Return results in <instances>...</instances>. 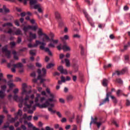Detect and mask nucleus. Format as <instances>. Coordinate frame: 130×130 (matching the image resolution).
<instances>
[{
  "label": "nucleus",
  "mask_w": 130,
  "mask_h": 130,
  "mask_svg": "<svg viewBox=\"0 0 130 130\" xmlns=\"http://www.w3.org/2000/svg\"><path fill=\"white\" fill-rule=\"evenodd\" d=\"M21 128H22L23 130H26L27 129V127H26V126H25L24 125H21V126H20Z\"/></svg>",
  "instance_id": "nucleus-53"
},
{
  "label": "nucleus",
  "mask_w": 130,
  "mask_h": 130,
  "mask_svg": "<svg viewBox=\"0 0 130 130\" xmlns=\"http://www.w3.org/2000/svg\"><path fill=\"white\" fill-rule=\"evenodd\" d=\"M17 116H22V110H19L17 114Z\"/></svg>",
  "instance_id": "nucleus-40"
},
{
  "label": "nucleus",
  "mask_w": 130,
  "mask_h": 130,
  "mask_svg": "<svg viewBox=\"0 0 130 130\" xmlns=\"http://www.w3.org/2000/svg\"><path fill=\"white\" fill-rule=\"evenodd\" d=\"M69 37L68 35L64 36V37H61L60 39L62 40V41H64V40H68L69 39Z\"/></svg>",
  "instance_id": "nucleus-25"
},
{
  "label": "nucleus",
  "mask_w": 130,
  "mask_h": 130,
  "mask_svg": "<svg viewBox=\"0 0 130 130\" xmlns=\"http://www.w3.org/2000/svg\"><path fill=\"white\" fill-rule=\"evenodd\" d=\"M80 49H81V55H84L85 52L84 51V48L83 47V46L80 45Z\"/></svg>",
  "instance_id": "nucleus-27"
},
{
  "label": "nucleus",
  "mask_w": 130,
  "mask_h": 130,
  "mask_svg": "<svg viewBox=\"0 0 130 130\" xmlns=\"http://www.w3.org/2000/svg\"><path fill=\"white\" fill-rule=\"evenodd\" d=\"M20 16H21V17H25V16H26V13H25V12L21 13Z\"/></svg>",
  "instance_id": "nucleus-64"
},
{
  "label": "nucleus",
  "mask_w": 130,
  "mask_h": 130,
  "mask_svg": "<svg viewBox=\"0 0 130 130\" xmlns=\"http://www.w3.org/2000/svg\"><path fill=\"white\" fill-rule=\"evenodd\" d=\"M116 82L118 83V84H122V80L120 78H117L116 79Z\"/></svg>",
  "instance_id": "nucleus-34"
},
{
  "label": "nucleus",
  "mask_w": 130,
  "mask_h": 130,
  "mask_svg": "<svg viewBox=\"0 0 130 130\" xmlns=\"http://www.w3.org/2000/svg\"><path fill=\"white\" fill-rule=\"evenodd\" d=\"M83 14L85 15V17L86 18L87 21H88L91 27H95V26L94 25V23L90 22V17L89 16V14H88L87 12L83 11Z\"/></svg>",
  "instance_id": "nucleus-9"
},
{
  "label": "nucleus",
  "mask_w": 130,
  "mask_h": 130,
  "mask_svg": "<svg viewBox=\"0 0 130 130\" xmlns=\"http://www.w3.org/2000/svg\"><path fill=\"white\" fill-rule=\"evenodd\" d=\"M4 116H1L0 118V125H2V124L3 123V119L4 118Z\"/></svg>",
  "instance_id": "nucleus-49"
},
{
  "label": "nucleus",
  "mask_w": 130,
  "mask_h": 130,
  "mask_svg": "<svg viewBox=\"0 0 130 130\" xmlns=\"http://www.w3.org/2000/svg\"><path fill=\"white\" fill-rule=\"evenodd\" d=\"M48 46H49V47H53V48L55 47V46H54V45L53 44H52V43H50V44L48 45Z\"/></svg>",
  "instance_id": "nucleus-61"
},
{
  "label": "nucleus",
  "mask_w": 130,
  "mask_h": 130,
  "mask_svg": "<svg viewBox=\"0 0 130 130\" xmlns=\"http://www.w3.org/2000/svg\"><path fill=\"white\" fill-rule=\"evenodd\" d=\"M43 42H41L40 41L36 40V43L34 45H32V44L30 43L28 44V48H32V47H37L38 45H41L40 46V49H44V46L45 45H46V43H44V41H45V40L44 38H43L42 39Z\"/></svg>",
  "instance_id": "nucleus-3"
},
{
  "label": "nucleus",
  "mask_w": 130,
  "mask_h": 130,
  "mask_svg": "<svg viewBox=\"0 0 130 130\" xmlns=\"http://www.w3.org/2000/svg\"><path fill=\"white\" fill-rule=\"evenodd\" d=\"M54 64H53V63H50L47 66L46 68H47V69H50V68H52V67H54Z\"/></svg>",
  "instance_id": "nucleus-29"
},
{
  "label": "nucleus",
  "mask_w": 130,
  "mask_h": 130,
  "mask_svg": "<svg viewBox=\"0 0 130 130\" xmlns=\"http://www.w3.org/2000/svg\"><path fill=\"white\" fill-rule=\"evenodd\" d=\"M111 99H112L114 103H117V100H116V99L114 96H111Z\"/></svg>",
  "instance_id": "nucleus-37"
},
{
  "label": "nucleus",
  "mask_w": 130,
  "mask_h": 130,
  "mask_svg": "<svg viewBox=\"0 0 130 130\" xmlns=\"http://www.w3.org/2000/svg\"><path fill=\"white\" fill-rule=\"evenodd\" d=\"M73 38H81V36L79 34H75L73 35Z\"/></svg>",
  "instance_id": "nucleus-44"
},
{
  "label": "nucleus",
  "mask_w": 130,
  "mask_h": 130,
  "mask_svg": "<svg viewBox=\"0 0 130 130\" xmlns=\"http://www.w3.org/2000/svg\"><path fill=\"white\" fill-rule=\"evenodd\" d=\"M41 50H45L46 52H48L49 51H50V50H49V48H45V45L44 46V48L43 49H41Z\"/></svg>",
  "instance_id": "nucleus-45"
},
{
  "label": "nucleus",
  "mask_w": 130,
  "mask_h": 130,
  "mask_svg": "<svg viewBox=\"0 0 130 130\" xmlns=\"http://www.w3.org/2000/svg\"><path fill=\"white\" fill-rule=\"evenodd\" d=\"M37 38V36L36 35V34H33L31 32H30L29 33V38L28 41L29 42H31L33 39H36Z\"/></svg>",
  "instance_id": "nucleus-8"
},
{
  "label": "nucleus",
  "mask_w": 130,
  "mask_h": 130,
  "mask_svg": "<svg viewBox=\"0 0 130 130\" xmlns=\"http://www.w3.org/2000/svg\"><path fill=\"white\" fill-rule=\"evenodd\" d=\"M14 23L16 26H17V27L20 26V21L18 20H16L14 21Z\"/></svg>",
  "instance_id": "nucleus-30"
},
{
  "label": "nucleus",
  "mask_w": 130,
  "mask_h": 130,
  "mask_svg": "<svg viewBox=\"0 0 130 130\" xmlns=\"http://www.w3.org/2000/svg\"><path fill=\"white\" fill-rule=\"evenodd\" d=\"M36 67H37L38 68H41V67H42V65L41 64V63H39V62H37L36 63Z\"/></svg>",
  "instance_id": "nucleus-47"
},
{
  "label": "nucleus",
  "mask_w": 130,
  "mask_h": 130,
  "mask_svg": "<svg viewBox=\"0 0 130 130\" xmlns=\"http://www.w3.org/2000/svg\"><path fill=\"white\" fill-rule=\"evenodd\" d=\"M62 49H63V50H66L67 51H69L71 50V49L70 48V47H68L66 45H64L62 46Z\"/></svg>",
  "instance_id": "nucleus-18"
},
{
  "label": "nucleus",
  "mask_w": 130,
  "mask_h": 130,
  "mask_svg": "<svg viewBox=\"0 0 130 130\" xmlns=\"http://www.w3.org/2000/svg\"><path fill=\"white\" fill-rule=\"evenodd\" d=\"M26 117H27V114H24V116L23 118H21L19 120L20 122H22L23 121V119H25V118H26Z\"/></svg>",
  "instance_id": "nucleus-41"
},
{
  "label": "nucleus",
  "mask_w": 130,
  "mask_h": 130,
  "mask_svg": "<svg viewBox=\"0 0 130 130\" xmlns=\"http://www.w3.org/2000/svg\"><path fill=\"white\" fill-rule=\"evenodd\" d=\"M8 67L10 68V67H14V68H23V64L22 63L19 62L17 64H11L9 63Z\"/></svg>",
  "instance_id": "nucleus-10"
},
{
  "label": "nucleus",
  "mask_w": 130,
  "mask_h": 130,
  "mask_svg": "<svg viewBox=\"0 0 130 130\" xmlns=\"http://www.w3.org/2000/svg\"><path fill=\"white\" fill-rule=\"evenodd\" d=\"M28 94V91L26 90L25 88H23L22 94Z\"/></svg>",
  "instance_id": "nucleus-48"
},
{
  "label": "nucleus",
  "mask_w": 130,
  "mask_h": 130,
  "mask_svg": "<svg viewBox=\"0 0 130 130\" xmlns=\"http://www.w3.org/2000/svg\"><path fill=\"white\" fill-rule=\"evenodd\" d=\"M3 9L5 13H9V9H7V7H6V6L4 5Z\"/></svg>",
  "instance_id": "nucleus-39"
},
{
  "label": "nucleus",
  "mask_w": 130,
  "mask_h": 130,
  "mask_svg": "<svg viewBox=\"0 0 130 130\" xmlns=\"http://www.w3.org/2000/svg\"><path fill=\"white\" fill-rule=\"evenodd\" d=\"M74 69H75V73H77V72H78V69H79V66H74Z\"/></svg>",
  "instance_id": "nucleus-58"
},
{
  "label": "nucleus",
  "mask_w": 130,
  "mask_h": 130,
  "mask_svg": "<svg viewBox=\"0 0 130 130\" xmlns=\"http://www.w3.org/2000/svg\"><path fill=\"white\" fill-rule=\"evenodd\" d=\"M20 34H21V30L20 29L16 30V32H14L15 35H20Z\"/></svg>",
  "instance_id": "nucleus-36"
},
{
  "label": "nucleus",
  "mask_w": 130,
  "mask_h": 130,
  "mask_svg": "<svg viewBox=\"0 0 130 130\" xmlns=\"http://www.w3.org/2000/svg\"><path fill=\"white\" fill-rule=\"evenodd\" d=\"M66 79L64 78V77L61 76V81H62L63 83H64L66 82Z\"/></svg>",
  "instance_id": "nucleus-54"
},
{
  "label": "nucleus",
  "mask_w": 130,
  "mask_h": 130,
  "mask_svg": "<svg viewBox=\"0 0 130 130\" xmlns=\"http://www.w3.org/2000/svg\"><path fill=\"white\" fill-rule=\"evenodd\" d=\"M29 4L32 7V6H34L37 4V0H29Z\"/></svg>",
  "instance_id": "nucleus-17"
},
{
  "label": "nucleus",
  "mask_w": 130,
  "mask_h": 130,
  "mask_svg": "<svg viewBox=\"0 0 130 130\" xmlns=\"http://www.w3.org/2000/svg\"><path fill=\"white\" fill-rule=\"evenodd\" d=\"M31 25L24 26L23 28V30L24 31V34H27V32H28V30H30Z\"/></svg>",
  "instance_id": "nucleus-13"
},
{
  "label": "nucleus",
  "mask_w": 130,
  "mask_h": 130,
  "mask_svg": "<svg viewBox=\"0 0 130 130\" xmlns=\"http://www.w3.org/2000/svg\"><path fill=\"white\" fill-rule=\"evenodd\" d=\"M111 94H112V91L107 92L106 94V98L103 100L102 102L100 103L99 106H101L102 105H104L106 103V102H109V97H111Z\"/></svg>",
  "instance_id": "nucleus-7"
},
{
  "label": "nucleus",
  "mask_w": 130,
  "mask_h": 130,
  "mask_svg": "<svg viewBox=\"0 0 130 130\" xmlns=\"http://www.w3.org/2000/svg\"><path fill=\"white\" fill-rule=\"evenodd\" d=\"M127 71V68H125L123 69L121 71H120V73L121 75H124V74H125L126 72Z\"/></svg>",
  "instance_id": "nucleus-21"
},
{
  "label": "nucleus",
  "mask_w": 130,
  "mask_h": 130,
  "mask_svg": "<svg viewBox=\"0 0 130 130\" xmlns=\"http://www.w3.org/2000/svg\"><path fill=\"white\" fill-rule=\"evenodd\" d=\"M9 45H6L2 48V52L5 54V56H7L8 58H11V51L9 50L8 48Z\"/></svg>",
  "instance_id": "nucleus-6"
},
{
  "label": "nucleus",
  "mask_w": 130,
  "mask_h": 130,
  "mask_svg": "<svg viewBox=\"0 0 130 130\" xmlns=\"http://www.w3.org/2000/svg\"><path fill=\"white\" fill-rule=\"evenodd\" d=\"M1 89H2L1 91H3V92H5V91H6V89H7V86H6L5 85H2L1 86Z\"/></svg>",
  "instance_id": "nucleus-38"
},
{
  "label": "nucleus",
  "mask_w": 130,
  "mask_h": 130,
  "mask_svg": "<svg viewBox=\"0 0 130 130\" xmlns=\"http://www.w3.org/2000/svg\"><path fill=\"white\" fill-rule=\"evenodd\" d=\"M5 98V92L3 90H0V98L1 99H3Z\"/></svg>",
  "instance_id": "nucleus-24"
},
{
  "label": "nucleus",
  "mask_w": 130,
  "mask_h": 130,
  "mask_svg": "<svg viewBox=\"0 0 130 130\" xmlns=\"http://www.w3.org/2000/svg\"><path fill=\"white\" fill-rule=\"evenodd\" d=\"M111 67V64H109L108 65H105L104 66V69H107L108 68Z\"/></svg>",
  "instance_id": "nucleus-55"
},
{
  "label": "nucleus",
  "mask_w": 130,
  "mask_h": 130,
  "mask_svg": "<svg viewBox=\"0 0 130 130\" xmlns=\"http://www.w3.org/2000/svg\"><path fill=\"white\" fill-rule=\"evenodd\" d=\"M13 24H12L11 23L7 22L6 23H4L3 24V28L0 27V31H5V32H7L6 30H4L5 29V27L8 29V31H7V33L9 34H11V35H15V32L13 31V29L12 28H10V27L12 26Z\"/></svg>",
  "instance_id": "nucleus-5"
},
{
  "label": "nucleus",
  "mask_w": 130,
  "mask_h": 130,
  "mask_svg": "<svg viewBox=\"0 0 130 130\" xmlns=\"http://www.w3.org/2000/svg\"><path fill=\"white\" fill-rule=\"evenodd\" d=\"M95 124H96L98 128H99V127H100V126L101 125V124H102V123L97 122Z\"/></svg>",
  "instance_id": "nucleus-57"
},
{
  "label": "nucleus",
  "mask_w": 130,
  "mask_h": 130,
  "mask_svg": "<svg viewBox=\"0 0 130 130\" xmlns=\"http://www.w3.org/2000/svg\"><path fill=\"white\" fill-rule=\"evenodd\" d=\"M73 119H75V116H73L72 117H70L69 118V121H70V122H73Z\"/></svg>",
  "instance_id": "nucleus-52"
},
{
  "label": "nucleus",
  "mask_w": 130,
  "mask_h": 130,
  "mask_svg": "<svg viewBox=\"0 0 130 130\" xmlns=\"http://www.w3.org/2000/svg\"><path fill=\"white\" fill-rule=\"evenodd\" d=\"M126 105L127 106H129L130 105V101L128 100H126Z\"/></svg>",
  "instance_id": "nucleus-59"
},
{
  "label": "nucleus",
  "mask_w": 130,
  "mask_h": 130,
  "mask_svg": "<svg viewBox=\"0 0 130 130\" xmlns=\"http://www.w3.org/2000/svg\"><path fill=\"white\" fill-rule=\"evenodd\" d=\"M7 127H10V124L9 123H7V125H5L3 128H7Z\"/></svg>",
  "instance_id": "nucleus-56"
},
{
  "label": "nucleus",
  "mask_w": 130,
  "mask_h": 130,
  "mask_svg": "<svg viewBox=\"0 0 130 130\" xmlns=\"http://www.w3.org/2000/svg\"><path fill=\"white\" fill-rule=\"evenodd\" d=\"M10 45L11 48H14V47L16 46V43H15V42H11L10 43Z\"/></svg>",
  "instance_id": "nucleus-28"
},
{
  "label": "nucleus",
  "mask_w": 130,
  "mask_h": 130,
  "mask_svg": "<svg viewBox=\"0 0 130 130\" xmlns=\"http://www.w3.org/2000/svg\"><path fill=\"white\" fill-rule=\"evenodd\" d=\"M41 96V95L40 94H37V96L35 99V102L36 103H38V101H39V98Z\"/></svg>",
  "instance_id": "nucleus-19"
},
{
  "label": "nucleus",
  "mask_w": 130,
  "mask_h": 130,
  "mask_svg": "<svg viewBox=\"0 0 130 130\" xmlns=\"http://www.w3.org/2000/svg\"><path fill=\"white\" fill-rule=\"evenodd\" d=\"M29 53L30 55H36V50H30Z\"/></svg>",
  "instance_id": "nucleus-22"
},
{
  "label": "nucleus",
  "mask_w": 130,
  "mask_h": 130,
  "mask_svg": "<svg viewBox=\"0 0 130 130\" xmlns=\"http://www.w3.org/2000/svg\"><path fill=\"white\" fill-rule=\"evenodd\" d=\"M76 120H77V123H80V122H81V119H80V116L79 115H78L77 116Z\"/></svg>",
  "instance_id": "nucleus-43"
},
{
  "label": "nucleus",
  "mask_w": 130,
  "mask_h": 130,
  "mask_svg": "<svg viewBox=\"0 0 130 130\" xmlns=\"http://www.w3.org/2000/svg\"><path fill=\"white\" fill-rule=\"evenodd\" d=\"M46 130H54L53 128H50V127L47 126L45 128Z\"/></svg>",
  "instance_id": "nucleus-62"
},
{
  "label": "nucleus",
  "mask_w": 130,
  "mask_h": 130,
  "mask_svg": "<svg viewBox=\"0 0 130 130\" xmlns=\"http://www.w3.org/2000/svg\"><path fill=\"white\" fill-rule=\"evenodd\" d=\"M44 36L45 37V39L47 41L49 40V37H48V36H47L46 34H45V35H44Z\"/></svg>",
  "instance_id": "nucleus-51"
},
{
  "label": "nucleus",
  "mask_w": 130,
  "mask_h": 130,
  "mask_svg": "<svg viewBox=\"0 0 130 130\" xmlns=\"http://www.w3.org/2000/svg\"><path fill=\"white\" fill-rule=\"evenodd\" d=\"M58 71L60 72L61 74H64V75H68V71L66 69H63L62 66H60L58 67Z\"/></svg>",
  "instance_id": "nucleus-11"
},
{
  "label": "nucleus",
  "mask_w": 130,
  "mask_h": 130,
  "mask_svg": "<svg viewBox=\"0 0 130 130\" xmlns=\"http://www.w3.org/2000/svg\"><path fill=\"white\" fill-rule=\"evenodd\" d=\"M120 93H121V90L120 89L118 90L116 92V95L118 96V97L120 96Z\"/></svg>",
  "instance_id": "nucleus-46"
},
{
  "label": "nucleus",
  "mask_w": 130,
  "mask_h": 130,
  "mask_svg": "<svg viewBox=\"0 0 130 130\" xmlns=\"http://www.w3.org/2000/svg\"><path fill=\"white\" fill-rule=\"evenodd\" d=\"M30 30H34V31H36L37 30V26H31L30 27Z\"/></svg>",
  "instance_id": "nucleus-32"
},
{
  "label": "nucleus",
  "mask_w": 130,
  "mask_h": 130,
  "mask_svg": "<svg viewBox=\"0 0 130 130\" xmlns=\"http://www.w3.org/2000/svg\"><path fill=\"white\" fill-rule=\"evenodd\" d=\"M65 62L66 63L67 67H70V60H69L68 59H65Z\"/></svg>",
  "instance_id": "nucleus-33"
},
{
  "label": "nucleus",
  "mask_w": 130,
  "mask_h": 130,
  "mask_svg": "<svg viewBox=\"0 0 130 130\" xmlns=\"http://www.w3.org/2000/svg\"><path fill=\"white\" fill-rule=\"evenodd\" d=\"M58 26L59 28H62L64 26V23L62 21H60Z\"/></svg>",
  "instance_id": "nucleus-31"
},
{
  "label": "nucleus",
  "mask_w": 130,
  "mask_h": 130,
  "mask_svg": "<svg viewBox=\"0 0 130 130\" xmlns=\"http://www.w3.org/2000/svg\"><path fill=\"white\" fill-rule=\"evenodd\" d=\"M18 92H19V89L18 88H16V89H15L14 90H13V93L14 94H17L18 93Z\"/></svg>",
  "instance_id": "nucleus-60"
},
{
  "label": "nucleus",
  "mask_w": 130,
  "mask_h": 130,
  "mask_svg": "<svg viewBox=\"0 0 130 130\" xmlns=\"http://www.w3.org/2000/svg\"><path fill=\"white\" fill-rule=\"evenodd\" d=\"M130 46V42H128V44L124 46V50H126L127 49V47Z\"/></svg>",
  "instance_id": "nucleus-42"
},
{
  "label": "nucleus",
  "mask_w": 130,
  "mask_h": 130,
  "mask_svg": "<svg viewBox=\"0 0 130 130\" xmlns=\"http://www.w3.org/2000/svg\"><path fill=\"white\" fill-rule=\"evenodd\" d=\"M73 99H74V96L72 94H69L67 96V100L68 102H71V101H73Z\"/></svg>",
  "instance_id": "nucleus-15"
},
{
  "label": "nucleus",
  "mask_w": 130,
  "mask_h": 130,
  "mask_svg": "<svg viewBox=\"0 0 130 130\" xmlns=\"http://www.w3.org/2000/svg\"><path fill=\"white\" fill-rule=\"evenodd\" d=\"M115 75H117V76H120V75H121L120 71L118 70L115 71V72L113 73L112 76H114Z\"/></svg>",
  "instance_id": "nucleus-20"
},
{
  "label": "nucleus",
  "mask_w": 130,
  "mask_h": 130,
  "mask_svg": "<svg viewBox=\"0 0 130 130\" xmlns=\"http://www.w3.org/2000/svg\"><path fill=\"white\" fill-rule=\"evenodd\" d=\"M50 97L51 98L48 99L45 103L41 105L39 103H36V106H38L40 108H46L49 106L48 111L51 112V113H55V111L53 110L52 108L54 107V102L56 101L54 100V96L52 93H49Z\"/></svg>",
  "instance_id": "nucleus-1"
},
{
  "label": "nucleus",
  "mask_w": 130,
  "mask_h": 130,
  "mask_svg": "<svg viewBox=\"0 0 130 130\" xmlns=\"http://www.w3.org/2000/svg\"><path fill=\"white\" fill-rule=\"evenodd\" d=\"M40 8V4H36L35 5H34V9H38Z\"/></svg>",
  "instance_id": "nucleus-35"
},
{
  "label": "nucleus",
  "mask_w": 130,
  "mask_h": 130,
  "mask_svg": "<svg viewBox=\"0 0 130 130\" xmlns=\"http://www.w3.org/2000/svg\"><path fill=\"white\" fill-rule=\"evenodd\" d=\"M37 73L38 74V80H41L40 83H44L45 82V79H42L46 76V69L45 68H43L42 70L38 69L37 70Z\"/></svg>",
  "instance_id": "nucleus-4"
},
{
  "label": "nucleus",
  "mask_w": 130,
  "mask_h": 130,
  "mask_svg": "<svg viewBox=\"0 0 130 130\" xmlns=\"http://www.w3.org/2000/svg\"><path fill=\"white\" fill-rule=\"evenodd\" d=\"M72 79H73V81H74V82H76V81H77V76H76V75L73 76Z\"/></svg>",
  "instance_id": "nucleus-50"
},
{
  "label": "nucleus",
  "mask_w": 130,
  "mask_h": 130,
  "mask_svg": "<svg viewBox=\"0 0 130 130\" xmlns=\"http://www.w3.org/2000/svg\"><path fill=\"white\" fill-rule=\"evenodd\" d=\"M102 85L104 87H107L108 85V80L106 79H104L103 80Z\"/></svg>",
  "instance_id": "nucleus-16"
},
{
  "label": "nucleus",
  "mask_w": 130,
  "mask_h": 130,
  "mask_svg": "<svg viewBox=\"0 0 130 130\" xmlns=\"http://www.w3.org/2000/svg\"><path fill=\"white\" fill-rule=\"evenodd\" d=\"M38 34L39 36H42V35H45V34H43L42 32V29L41 28H39L38 31Z\"/></svg>",
  "instance_id": "nucleus-23"
},
{
  "label": "nucleus",
  "mask_w": 130,
  "mask_h": 130,
  "mask_svg": "<svg viewBox=\"0 0 130 130\" xmlns=\"http://www.w3.org/2000/svg\"><path fill=\"white\" fill-rule=\"evenodd\" d=\"M55 17L57 20H61V16L60 15V13L57 11L55 12Z\"/></svg>",
  "instance_id": "nucleus-14"
},
{
  "label": "nucleus",
  "mask_w": 130,
  "mask_h": 130,
  "mask_svg": "<svg viewBox=\"0 0 130 130\" xmlns=\"http://www.w3.org/2000/svg\"><path fill=\"white\" fill-rule=\"evenodd\" d=\"M23 98V96H20V97H19L18 96V95H14V96H13V99L14 100H15L16 101H17V100H18L19 101H20V98Z\"/></svg>",
  "instance_id": "nucleus-26"
},
{
  "label": "nucleus",
  "mask_w": 130,
  "mask_h": 130,
  "mask_svg": "<svg viewBox=\"0 0 130 130\" xmlns=\"http://www.w3.org/2000/svg\"><path fill=\"white\" fill-rule=\"evenodd\" d=\"M29 96L27 94H26V96L24 99H23V98H20L19 107H20V108H22V107H23V105L24 104L27 108H31L34 104V101L29 100Z\"/></svg>",
  "instance_id": "nucleus-2"
},
{
  "label": "nucleus",
  "mask_w": 130,
  "mask_h": 130,
  "mask_svg": "<svg viewBox=\"0 0 130 130\" xmlns=\"http://www.w3.org/2000/svg\"><path fill=\"white\" fill-rule=\"evenodd\" d=\"M61 122H67V118H63L61 120Z\"/></svg>",
  "instance_id": "nucleus-63"
},
{
  "label": "nucleus",
  "mask_w": 130,
  "mask_h": 130,
  "mask_svg": "<svg viewBox=\"0 0 130 130\" xmlns=\"http://www.w3.org/2000/svg\"><path fill=\"white\" fill-rule=\"evenodd\" d=\"M91 121L90 122V126L92 125V123H93L94 124H95L97 122V120H98V118L97 117H95L94 118H93V117H91Z\"/></svg>",
  "instance_id": "nucleus-12"
}]
</instances>
